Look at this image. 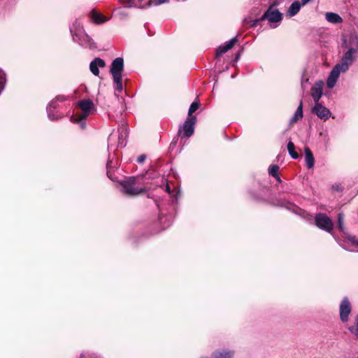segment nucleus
Segmentation results:
<instances>
[{
	"mask_svg": "<svg viewBox=\"0 0 358 358\" xmlns=\"http://www.w3.org/2000/svg\"><path fill=\"white\" fill-rule=\"evenodd\" d=\"M337 231L339 233V244L341 247L348 250L358 252V240L345 231L341 214H339L338 217Z\"/></svg>",
	"mask_w": 358,
	"mask_h": 358,
	"instance_id": "nucleus-1",
	"label": "nucleus"
},
{
	"mask_svg": "<svg viewBox=\"0 0 358 358\" xmlns=\"http://www.w3.org/2000/svg\"><path fill=\"white\" fill-rule=\"evenodd\" d=\"M352 47L345 53L339 64H337V78L340 73L346 71L354 61V54L358 51V37L351 38Z\"/></svg>",
	"mask_w": 358,
	"mask_h": 358,
	"instance_id": "nucleus-2",
	"label": "nucleus"
},
{
	"mask_svg": "<svg viewBox=\"0 0 358 358\" xmlns=\"http://www.w3.org/2000/svg\"><path fill=\"white\" fill-rule=\"evenodd\" d=\"M124 192L129 196H136L145 191V187L139 186L136 178H130L121 182Z\"/></svg>",
	"mask_w": 358,
	"mask_h": 358,
	"instance_id": "nucleus-3",
	"label": "nucleus"
},
{
	"mask_svg": "<svg viewBox=\"0 0 358 358\" xmlns=\"http://www.w3.org/2000/svg\"><path fill=\"white\" fill-rule=\"evenodd\" d=\"M78 106L82 110V113L79 119H73L72 121L78 122L83 120L86 119L90 115H92L95 111V106L94 103L89 99H84L78 103Z\"/></svg>",
	"mask_w": 358,
	"mask_h": 358,
	"instance_id": "nucleus-4",
	"label": "nucleus"
},
{
	"mask_svg": "<svg viewBox=\"0 0 358 358\" xmlns=\"http://www.w3.org/2000/svg\"><path fill=\"white\" fill-rule=\"evenodd\" d=\"M70 30L72 34L73 41L79 43L82 45H85V42L89 39V37L84 33L80 24L78 20L73 24Z\"/></svg>",
	"mask_w": 358,
	"mask_h": 358,
	"instance_id": "nucleus-5",
	"label": "nucleus"
},
{
	"mask_svg": "<svg viewBox=\"0 0 358 358\" xmlns=\"http://www.w3.org/2000/svg\"><path fill=\"white\" fill-rule=\"evenodd\" d=\"M316 226L326 231L330 232L333 229L332 220L325 214L318 213L315 219Z\"/></svg>",
	"mask_w": 358,
	"mask_h": 358,
	"instance_id": "nucleus-6",
	"label": "nucleus"
},
{
	"mask_svg": "<svg viewBox=\"0 0 358 358\" xmlns=\"http://www.w3.org/2000/svg\"><path fill=\"white\" fill-rule=\"evenodd\" d=\"M196 122V117H189L184 122L182 127L179 129L180 135L182 137H190L194 131V124Z\"/></svg>",
	"mask_w": 358,
	"mask_h": 358,
	"instance_id": "nucleus-7",
	"label": "nucleus"
},
{
	"mask_svg": "<svg viewBox=\"0 0 358 358\" xmlns=\"http://www.w3.org/2000/svg\"><path fill=\"white\" fill-rule=\"evenodd\" d=\"M124 70V60L122 57H117L115 59L110 68V73L113 78L122 77V71Z\"/></svg>",
	"mask_w": 358,
	"mask_h": 358,
	"instance_id": "nucleus-8",
	"label": "nucleus"
},
{
	"mask_svg": "<svg viewBox=\"0 0 358 358\" xmlns=\"http://www.w3.org/2000/svg\"><path fill=\"white\" fill-rule=\"evenodd\" d=\"M352 307L350 301L345 298L341 303L339 307L340 318L342 322H345L348 320L349 315L351 313Z\"/></svg>",
	"mask_w": 358,
	"mask_h": 358,
	"instance_id": "nucleus-9",
	"label": "nucleus"
},
{
	"mask_svg": "<svg viewBox=\"0 0 358 358\" xmlns=\"http://www.w3.org/2000/svg\"><path fill=\"white\" fill-rule=\"evenodd\" d=\"M324 83L322 80H319L315 83L313 87L311 88V96L315 101V103H318L323 94Z\"/></svg>",
	"mask_w": 358,
	"mask_h": 358,
	"instance_id": "nucleus-10",
	"label": "nucleus"
},
{
	"mask_svg": "<svg viewBox=\"0 0 358 358\" xmlns=\"http://www.w3.org/2000/svg\"><path fill=\"white\" fill-rule=\"evenodd\" d=\"M313 112L316 114L318 117L324 120H327L330 115L329 109L319 103H315V106L313 108Z\"/></svg>",
	"mask_w": 358,
	"mask_h": 358,
	"instance_id": "nucleus-11",
	"label": "nucleus"
},
{
	"mask_svg": "<svg viewBox=\"0 0 358 358\" xmlns=\"http://www.w3.org/2000/svg\"><path fill=\"white\" fill-rule=\"evenodd\" d=\"M263 17H266L270 22H278L282 20V14L276 9L270 8L265 13Z\"/></svg>",
	"mask_w": 358,
	"mask_h": 358,
	"instance_id": "nucleus-12",
	"label": "nucleus"
},
{
	"mask_svg": "<svg viewBox=\"0 0 358 358\" xmlns=\"http://www.w3.org/2000/svg\"><path fill=\"white\" fill-rule=\"evenodd\" d=\"M106 66V63L103 59L96 57L93 61L91 62L90 64V71L96 76L99 75V67H104Z\"/></svg>",
	"mask_w": 358,
	"mask_h": 358,
	"instance_id": "nucleus-13",
	"label": "nucleus"
},
{
	"mask_svg": "<svg viewBox=\"0 0 358 358\" xmlns=\"http://www.w3.org/2000/svg\"><path fill=\"white\" fill-rule=\"evenodd\" d=\"M237 39L236 38H233L228 42H227L224 45L218 47V48L216 50V55L217 57H220L224 53L227 52L229 50L233 48L234 44L236 43Z\"/></svg>",
	"mask_w": 358,
	"mask_h": 358,
	"instance_id": "nucleus-14",
	"label": "nucleus"
},
{
	"mask_svg": "<svg viewBox=\"0 0 358 358\" xmlns=\"http://www.w3.org/2000/svg\"><path fill=\"white\" fill-rule=\"evenodd\" d=\"M304 152L306 166L309 169H313L315 164V158L311 150L308 148H305Z\"/></svg>",
	"mask_w": 358,
	"mask_h": 358,
	"instance_id": "nucleus-15",
	"label": "nucleus"
},
{
	"mask_svg": "<svg viewBox=\"0 0 358 358\" xmlns=\"http://www.w3.org/2000/svg\"><path fill=\"white\" fill-rule=\"evenodd\" d=\"M301 5L302 3L298 1L292 3L287 10V16L289 17L294 16L300 10Z\"/></svg>",
	"mask_w": 358,
	"mask_h": 358,
	"instance_id": "nucleus-16",
	"label": "nucleus"
},
{
	"mask_svg": "<svg viewBox=\"0 0 358 358\" xmlns=\"http://www.w3.org/2000/svg\"><path fill=\"white\" fill-rule=\"evenodd\" d=\"M303 117V102L300 101L299 106H298L295 113L290 120V123L293 124Z\"/></svg>",
	"mask_w": 358,
	"mask_h": 358,
	"instance_id": "nucleus-17",
	"label": "nucleus"
},
{
	"mask_svg": "<svg viewBox=\"0 0 358 358\" xmlns=\"http://www.w3.org/2000/svg\"><path fill=\"white\" fill-rule=\"evenodd\" d=\"M91 17L92 21L96 24L103 23L106 21V18L96 10H92L91 12Z\"/></svg>",
	"mask_w": 358,
	"mask_h": 358,
	"instance_id": "nucleus-18",
	"label": "nucleus"
},
{
	"mask_svg": "<svg viewBox=\"0 0 358 358\" xmlns=\"http://www.w3.org/2000/svg\"><path fill=\"white\" fill-rule=\"evenodd\" d=\"M119 141L118 145L120 147L124 146V140L127 136V127H122L120 129Z\"/></svg>",
	"mask_w": 358,
	"mask_h": 358,
	"instance_id": "nucleus-19",
	"label": "nucleus"
},
{
	"mask_svg": "<svg viewBox=\"0 0 358 358\" xmlns=\"http://www.w3.org/2000/svg\"><path fill=\"white\" fill-rule=\"evenodd\" d=\"M327 85L328 87L332 88L336 85V66H334L331 71V73L327 79Z\"/></svg>",
	"mask_w": 358,
	"mask_h": 358,
	"instance_id": "nucleus-20",
	"label": "nucleus"
},
{
	"mask_svg": "<svg viewBox=\"0 0 358 358\" xmlns=\"http://www.w3.org/2000/svg\"><path fill=\"white\" fill-rule=\"evenodd\" d=\"M287 150L293 159H297L299 157L298 153L295 151L294 144L292 141L287 143Z\"/></svg>",
	"mask_w": 358,
	"mask_h": 358,
	"instance_id": "nucleus-21",
	"label": "nucleus"
},
{
	"mask_svg": "<svg viewBox=\"0 0 358 358\" xmlns=\"http://www.w3.org/2000/svg\"><path fill=\"white\" fill-rule=\"evenodd\" d=\"M279 166L278 165H272L268 168V173L274 178H279L278 176Z\"/></svg>",
	"mask_w": 358,
	"mask_h": 358,
	"instance_id": "nucleus-22",
	"label": "nucleus"
},
{
	"mask_svg": "<svg viewBox=\"0 0 358 358\" xmlns=\"http://www.w3.org/2000/svg\"><path fill=\"white\" fill-rule=\"evenodd\" d=\"M113 80H114V83L115 84V89L118 92H122V89H123L122 83V77L118 78V79L113 78Z\"/></svg>",
	"mask_w": 358,
	"mask_h": 358,
	"instance_id": "nucleus-23",
	"label": "nucleus"
},
{
	"mask_svg": "<svg viewBox=\"0 0 358 358\" xmlns=\"http://www.w3.org/2000/svg\"><path fill=\"white\" fill-rule=\"evenodd\" d=\"M199 107V103L197 102H193L189 108L188 115L190 116L192 113H194Z\"/></svg>",
	"mask_w": 358,
	"mask_h": 358,
	"instance_id": "nucleus-24",
	"label": "nucleus"
},
{
	"mask_svg": "<svg viewBox=\"0 0 358 358\" xmlns=\"http://www.w3.org/2000/svg\"><path fill=\"white\" fill-rule=\"evenodd\" d=\"M169 0H150L148 3V6H158L162 3H168Z\"/></svg>",
	"mask_w": 358,
	"mask_h": 358,
	"instance_id": "nucleus-25",
	"label": "nucleus"
},
{
	"mask_svg": "<svg viewBox=\"0 0 358 358\" xmlns=\"http://www.w3.org/2000/svg\"><path fill=\"white\" fill-rule=\"evenodd\" d=\"M349 330L354 334L355 336L358 337V315L357 316L355 319V325L350 327L349 328Z\"/></svg>",
	"mask_w": 358,
	"mask_h": 358,
	"instance_id": "nucleus-26",
	"label": "nucleus"
},
{
	"mask_svg": "<svg viewBox=\"0 0 358 358\" xmlns=\"http://www.w3.org/2000/svg\"><path fill=\"white\" fill-rule=\"evenodd\" d=\"M326 19L331 23H336V13H327L326 14Z\"/></svg>",
	"mask_w": 358,
	"mask_h": 358,
	"instance_id": "nucleus-27",
	"label": "nucleus"
},
{
	"mask_svg": "<svg viewBox=\"0 0 358 358\" xmlns=\"http://www.w3.org/2000/svg\"><path fill=\"white\" fill-rule=\"evenodd\" d=\"M56 108V106H55V101H51L49 105L47 107V110H48V116L51 119V120H54V118L51 116V114H50V111H51V108Z\"/></svg>",
	"mask_w": 358,
	"mask_h": 358,
	"instance_id": "nucleus-28",
	"label": "nucleus"
},
{
	"mask_svg": "<svg viewBox=\"0 0 358 358\" xmlns=\"http://www.w3.org/2000/svg\"><path fill=\"white\" fill-rule=\"evenodd\" d=\"M145 155H141L139 157H138L137 162L138 163H143L145 161Z\"/></svg>",
	"mask_w": 358,
	"mask_h": 358,
	"instance_id": "nucleus-29",
	"label": "nucleus"
},
{
	"mask_svg": "<svg viewBox=\"0 0 358 358\" xmlns=\"http://www.w3.org/2000/svg\"><path fill=\"white\" fill-rule=\"evenodd\" d=\"M65 100V97L64 96H58L56 97V101H63Z\"/></svg>",
	"mask_w": 358,
	"mask_h": 358,
	"instance_id": "nucleus-30",
	"label": "nucleus"
},
{
	"mask_svg": "<svg viewBox=\"0 0 358 358\" xmlns=\"http://www.w3.org/2000/svg\"><path fill=\"white\" fill-rule=\"evenodd\" d=\"M351 199V196H345V199H344V201L343 203V204H345L347 202H348Z\"/></svg>",
	"mask_w": 358,
	"mask_h": 358,
	"instance_id": "nucleus-31",
	"label": "nucleus"
},
{
	"mask_svg": "<svg viewBox=\"0 0 358 358\" xmlns=\"http://www.w3.org/2000/svg\"><path fill=\"white\" fill-rule=\"evenodd\" d=\"M342 18L338 15H337V24L342 22Z\"/></svg>",
	"mask_w": 358,
	"mask_h": 358,
	"instance_id": "nucleus-32",
	"label": "nucleus"
},
{
	"mask_svg": "<svg viewBox=\"0 0 358 358\" xmlns=\"http://www.w3.org/2000/svg\"><path fill=\"white\" fill-rule=\"evenodd\" d=\"M302 1V5H305L308 3L310 0H301Z\"/></svg>",
	"mask_w": 358,
	"mask_h": 358,
	"instance_id": "nucleus-33",
	"label": "nucleus"
},
{
	"mask_svg": "<svg viewBox=\"0 0 358 358\" xmlns=\"http://www.w3.org/2000/svg\"><path fill=\"white\" fill-rule=\"evenodd\" d=\"M336 191H337V196H338V192H339V187L338 186H337Z\"/></svg>",
	"mask_w": 358,
	"mask_h": 358,
	"instance_id": "nucleus-34",
	"label": "nucleus"
},
{
	"mask_svg": "<svg viewBox=\"0 0 358 358\" xmlns=\"http://www.w3.org/2000/svg\"><path fill=\"white\" fill-rule=\"evenodd\" d=\"M166 191L169 192H170V188H169V186L166 187Z\"/></svg>",
	"mask_w": 358,
	"mask_h": 358,
	"instance_id": "nucleus-35",
	"label": "nucleus"
},
{
	"mask_svg": "<svg viewBox=\"0 0 358 358\" xmlns=\"http://www.w3.org/2000/svg\"><path fill=\"white\" fill-rule=\"evenodd\" d=\"M112 134L109 136V141L111 140Z\"/></svg>",
	"mask_w": 358,
	"mask_h": 358,
	"instance_id": "nucleus-36",
	"label": "nucleus"
},
{
	"mask_svg": "<svg viewBox=\"0 0 358 358\" xmlns=\"http://www.w3.org/2000/svg\"><path fill=\"white\" fill-rule=\"evenodd\" d=\"M84 356L83 355H80V358H83Z\"/></svg>",
	"mask_w": 358,
	"mask_h": 358,
	"instance_id": "nucleus-37",
	"label": "nucleus"
},
{
	"mask_svg": "<svg viewBox=\"0 0 358 358\" xmlns=\"http://www.w3.org/2000/svg\"><path fill=\"white\" fill-rule=\"evenodd\" d=\"M357 358H358V357H357Z\"/></svg>",
	"mask_w": 358,
	"mask_h": 358,
	"instance_id": "nucleus-38",
	"label": "nucleus"
}]
</instances>
